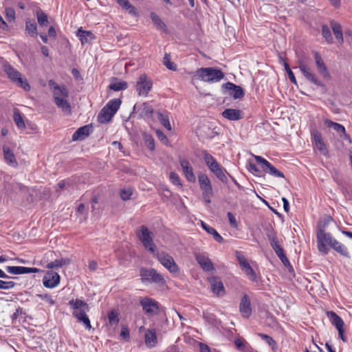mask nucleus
<instances>
[{
    "instance_id": "f257e3e1",
    "label": "nucleus",
    "mask_w": 352,
    "mask_h": 352,
    "mask_svg": "<svg viewBox=\"0 0 352 352\" xmlns=\"http://www.w3.org/2000/svg\"><path fill=\"white\" fill-rule=\"evenodd\" d=\"M333 221V219L327 216L323 221L318 223L317 228V244L320 252L327 254L329 251L328 245L330 246L333 238L330 233L326 232V226Z\"/></svg>"
},
{
    "instance_id": "f03ea898",
    "label": "nucleus",
    "mask_w": 352,
    "mask_h": 352,
    "mask_svg": "<svg viewBox=\"0 0 352 352\" xmlns=\"http://www.w3.org/2000/svg\"><path fill=\"white\" fill-rule=\"evenodd\" d=\"M69 305L72 308V315L78 322L82 323L86 329L91 328V322L87 313L89 311V305L80 299L71 300Z\"/></svg>"
},
{
    "instance_id": "7ed1b4c3",
    "label": "nucleus",
    "mask_w": 352,
    "mask_h": 352,
    "mask_svg": "<svg viewBox=\"0 0 352 352\" xmlns=\"http://www.w3.org/2000/svg\"><path fill=\"white\" fill-rule=\"evenodd\" d=\"M3 67L8 77L12 82L23 88L25 91H29L30 89V86L27 79L22 78V75L19 71L8 63H5Z\"/></svg>"
},
{
    "instance_id": "20e7f679",
    "label": "nucleus",
    "mask_w": 352,
    "mask_h": 352,
    "mask_svg": "<svg viewBox=\"0 0 352 352\" xmlns=\"http://www.w3.org/2000/svg\"><path fill=\"white\" fill-rule=\"evenodd\" d=\"M196 73L199 78L206 82H219L224 78L223 72L214 67H201Z\"/></svg>"
},
{
    "instance_id": "39448f33",
    "label": "nucleus",
    "mask_w": 352,
    "mask_h": 352,
    "mask_svg": "<svg viewBox=\"0 0 352 352\" xmlns=\"http://www.w3.org/2000/svg\"><path fill=\"white\" fill-rule=\"evenodd\" d=\"M198 182L204 199L206 204H210V199L213 196V189L210 179L206 174L199 173Z\"/></svg>"
},
{
    "instance_id": "423d86ee",
    "label": "nucleus",
    "mask_w": 352,
    "mask_h": 352,
    "mask_svg": "<svg viewBox=\"0 0 352 352\" xmlns=\"http://www.w3.org/2000/svg\"><path fill=\"white\" fill-rule=\"evenodd\" d=\"M140 276L142 282L155 283L160 285L165 283L162 275L153 268L142 267L140 271Z\"/></svg>"
},
{
    "instance_id": "0eeeda50",
    "label": "nucleus",
    "mask_w": 352,
    "mask_h": 352,
    "mask_svg": "<svg viewBox=\"0 0 352 352\" xmlns=\"http://www.w3.org/2000/svg\"><path fill=\"white\" fill-rule=\"evenodd\" d=\"M157 260L159 262L166 267L170 273L172 274H178L179 272V269L175 262L173 258L168 254L161 252H157L156 254Z\"/></svg>"
},
{
    "instance_id": "6e6552de",
    "label": "nucleus",
    "mask_w": 352,
    "mask_h": 352,
    "mask_svg": "<svg viewBox=\"0 0 352 352\" xmlns=\"http://www.w3.org/2000/svg\"><path fill=\"white\" fill-rule=\"evenodd\" d=\"M138 237L142 243L144 247L150 252L155 254V245L153 240L152 233L146 226H142L140 227V233L138 234Z\"/></svg>"
},
{
    "instance_id": "1a4fd4ad",
    "label": "nucleus",
    "mask_w": 352,
    "mask_h": 352,
    "mask_svg": "<svg viewBox=\"0 0 352 352\" xmlns=\"http://www.w3.org/2000/svg\"><path fill=\"white\" fill-rule=\"evenodd\" d=\"M298 68L308 81L318 87H324L322 82L317 78L316 74L303 62V60H298Z\"/></svg>"
},
{
    "instance_id": "9d476101",
    "label": "nucleus",
    "mask_w": 352,
    "mask_h": 352,
    "mask_svg": "<svg viewBox=\"0 0 352 352\" xmlns=\"http://www.w3.org/2000/svg\"><path fill=\"white\" fill-rule=\"evenodd\" d=\"M254 157L258 163L261 164V168L265 173H269L276 177H285V175L282 172L276 169L272 164L261 156L254 155Z\"/></svg>"
},
{
    "instance_id": "9b49d317",
    "label": "nucleus",
    "mask_w": 352,
    "mask_h": 352,
    "mask_svg": "<svg viewBox=\"0 0 352 352\" xmlns=\"http://www.w3.org/2000/svg\"><path fill=\"white\" fill-rule=\"evenodd\" d=\"M140 305L144 313L148 316H154L157 314L159 311L158 302L150 298H144L140 300Z\"/></svg>"
},
{
    "instance_id": "f8f14e48",
    "label": "nucleus",
    "mask_w": 352,
    "mask_h": 352,
    "mask_svg": "<svg viewBox=\"0 0 352 352\" xmlns=\"http://www.w3.org/2000/svg\"><path fill=\"white\" fill-rule=\"evenodd\" d=\"M152 85V82L148 79L145 74L140 75L136 85V89L138 91V94L140 96H146L151 89Z\"/></svg>"
},
{
    "instance_id": "ddd939ff",
    "label": "nucleus",
    "mask_w": 352,
    "mask_h": 352,
    "mask_svg": "<svg viewBox=\"0 0 352 352\" xmlns=\"http://www.w3.org/2000/svg\"><path fill=\"white\" fill-rule=\"evenodd\" d=\"M153 113V107L146 102H144L141 104H135L133 107V114H138L139 118H146L152 117Z\"/></svg>"
},
{
    "instance_id": "4468645a",
    "label": "nucleus",
    "mask_w": 352,
    "mask_h": 352,
    "mask_svg": "<svg viewBox=\"0 0 352 352\" xmlns=\"http://www.w3.org/2000/svg\"><path fill=\"white\" fill-rule=\"evenodd\" d=\"M222 87L228 91V95L234 99L242 98L245 95L243 88L232 82H228L224 83Z\"/></svg>"
},
{
    "instance_id": "2eb2a0df",
    "label": "nucleus",
    "mask_w": 352,
    "mask_h": 352,
    "mask_svg": "<svg viewBox=\"0 0 352 352\" xmlns=\"http://www.w3.org/2000/svg\"><path fill=\"white\" fill-rule=\"evenodd\" d=\"M211 290L213 294L217 296H223L225 294V289L221 278L218 276H211L208 278Z\"/></svg>"
},
{
    "instance_id": "dca6fc26",
    "label": "nucleus",
    "mask_w": 352,
    "mask_h": 352,
    "mask_svg": "<svg viewBox=\"0 0 352 352\" xmlns=\"http://www.w3.org/2000/svg\"><path fill=\"white\" fill-rule=\"evenodd\" d=\"M60 282V276L54 271H49L43 278V285L47 288L56 287Z\"/></svg>"
},
{
    "instance_id": "f3484780",
    "label": "nucleus",
    "mask_w": 352,
    "mask_h": 352,
    "mask_svg": "<svg viewBox=\"0 0 352 352\" xmlns=\"http://www.w3.org/2000/svg\"><path fill=\"white\" fill-rule=\"evenodd\" d=\"M314 55L316 65L319 74H320L322 78L325 79L330 78V74L320 54L318 52H314Z\"/></svg>"
},
{
    "instance_id": "a211bd4d",
    "label": "nucleus",
    "mask_w": 352,
    "mask_h": 352,
    "mask_svg": "<svg viewBox=\"0 0 352 352\" xmlns=\"http://www.w3.org/2000/svg\"><path fill=\"white\" fill-rule=\"evenodd\" d=\"M239 311L242 316L246 318H248L252 314L251 302L247 294H245L241 300Z\"/></svg>"
},
{
    "instance_id": "6ab92c4d",
    "label": "nucleus",
    "mask_w": 352,
    "mask_h": 352,
    "mask_svg": "<svg viewBox=\"0 0 352 352\" xmlns=\"http://www.w3.org/2000/svg\"><path fill=\"white\" fill-rule=\"evenodd\" d=\"M6 270L12 274H23L38 272L39 270L37 268L26 267L22 266H7Z\"/></svg>"
},
{
    "instance_id": "aec40b11",
    "label": "nucleus",
    "mask_w": 352,
    "mask_h": 352,
    "mask_svg": "<svg viewBox=\"0 0 352 352\" xmlns=\"http://www.w3.org/2000/svg\"><path fill=\"white\" fill-rule=\"evenodd\" d=\"M313 139L316 147L318 148L320 153L322 155L327 156L328 155V150L326 146V144L323 142L321 133L315 131L313 133Z\"/></svg>"
},
{
    "instance_id": "412c9836",
    "label": "nucleus",
    "mask_w": 352,
    "mask_h": 352,
    "mask_svg": "<svg viewBox=\"0 0 352 352\" xmlns=\"http://www.w3.org/2000/svg\"><path fill=\"white\" fill-rule=\"evenodd\" d=\"M180 165L187 180L190 182H195L196 177L189 162L186 160H182L180 161Z\"/></svg>"
},
{
    "instance_id": "4be33fe9",
    "label": "nucleus",
    "mask_w": 352,
    "mask_h": 352,
    "mask_svg": "<svg viewBox=\"0 0 352 352\" xmlns=\"http://www.w3.org/2000/svg\"><path fill=\"white\" fill-rule=\"evenodd\" d=\"M92 131L91 125H85L78 129L72 135L73 141L82 140L88 136Z\"/></svg>"
},
{
    "instance_id": "5701e85b",
    "label": "nucleus",
    "mask_w": 352,
    "mask_h": 352,
    "mask_svg": "<svg viewBox=\"0 0 352 352\" xmlns=\"http://www.w3.org/2000/svg\"><path fill=\"white\" fill-rule=\"evenodd\" d=\"M327 316L331 324L337 329L338 333L341 334V328L344 327V325L343 320L333 311H327Z\"/></svg>"
},
{
    "instance_id": "b1692460",
    "label": "nucleus",
    "mask_w": 352,
    "mask_h": 352,
    "mask_svg": "<svg viewBox=\"0 0 352 352\" xmlns=\"http://www.w3.org/2000/svg\"><path fill=\"white\" fill-rule=\"evenodd\" d=\"M195 257L197 263L204 271L211 272L214 270L213 264L208 257L200 254H197Z\"/></svg>"
},
{
    "instance_id": "393cba45",
    "label": "nucleus",
    "mask_w": 352,
    "mask_h": 352,
    "mask_svg": "<svg viewBox=\"0 0 352 352\" xmlns=\"http://www.w3.org/2000/svg\"><path fill=\"white\" fill-rule=\"evenodd\" d=\"M330 26H331V28L332 29L333 33L336 40L338 41V42L340 44L343 43V42H344L343 33H342V27H341V25L340 24V23L337 22L334 20H332L330 22Z\"/></svg>"
},
{
    "instance_id": "a878e982",
    "label": "nucleus",
    "mask_w": 352,
    "mask_h": 352,
    "mask_svg": "<svg viewBox=\"0 0 352 352\" xmlns=\"http://www.w3.org/2000/svg\"><path fill=\"white\" fill-rule=\"evenodd\" d=\"M242 112L239 109H226L222 112V116L229 120H239L242 118Z\"/></svg>"
},
{
    "instance_id": "bb28decb",
    "label": "nucleus",
    "mask_w": 352,
    "mask_h": 352,
    "mask_svg": "<svg viewBox=\"0 0 352 352\" xmlns=\"http://www.w3.org/2000/svg\"><path fill=\"white\" fill-rule=\"evenodd\" d=\"M68 94L69 93L65 86L55 85L53 87V96L54 101L61 98H67Z\"/></svg>"
},
{
    "instance_id": "cd10ccee",
    "label": "nucleus",
    "mask_w": 352,
    "mask_h": 352,
    "mask_svg": "<svg viewBox=\"0 0 352 352\" xmlns=\"http://www.w3.org/2000/svg\"><path fill=\"white\" fill-rule=\"evenodd\" d=\"M3 151L4 159L6 161V162L12 166H16L17 162L15 156L13 152L10 149V148L8 146L4 145L3 146Z\"/></svg>"
},
{
    "instance_id": "c85d7f7f",
    "label": "nucleus",
    "mask_w": 352,
    "mask_h": 352,
    "mask_svg": "<svg viewBox=\"0 0 352 352\" xmlns=\"http://www.w3.org/2000/svg\"><path fill=\"white\" fill-rule=\"evenodd\" d=\"M202 228L209 234H211L214 239L218 243H222L223 241V237L217 232V230L210 227L204 221H201Z\"/></svg>"
},
{
    "instance_id": "c756f323",
    "label": "nucleus",
    "mask_w": 352,
    "mask_h": 352,
    "mask_svg": "<svg viewBox=\"0 0 352 352\" xmlns=\"http://www.w3.org/2000/svg\"><path fill=\"white\" fill-rule=\"evenodd\" d=\"M145 343L148 346H154L157 343L156 331L155 329H150L145 333Z\"/></svg>"
},
{
    "instance_id": "7c9ffc66",
    "label": "nucleus",
    "mask_w": 352,
    "mask_h": 352,
    "mask_svg": "<svg viewBox=\"0 0 352 352\" xmlns=\"http://www.w3.org/2000/svg\"><path fill=\"white\" fill-rule=\"evenodd\" d=\"M114 114L104 107L98 116V120L101 124L107 123L111 121Z\"/></svg>"
},
{
    "instance_id": "2f4dec72",
    "label": "nucleus",
    "mask_w": 352,
    "mask_h": 352,
    "mask_svg": "<svg viewBox=\"0 0 352 352\" xmlns=\"http://www.w3.org/2000/svg\"><path fill=\"white\" fill-rule=\"evenodd\" d=\"M77 36L80 38L82 45L89 43L95 38V36L91 32L82 30L81 28L78 30Z\"/></svg>"
},
{
    "instance_id": "473e14b6",
    "label": "nucleus",
    "mask_w": 352,
    "mask_h": 352,
    "mask_svg": "<svg viewBox=\"0 0 352 352\" xmlns=\"http://www.w3.org/2000/svg\"><path fill=\"white\" fill-rule=\"evenodd\" d=\"M209 169L222 182L226 183L228 182L227 177L223 172V170L221 169V167L220 166L219 163H215V164L210 167Z\"/></svg>"
},
{
    "instance_id": "72a5a7b5",
    "label": "nucleus",
    "mask_w": 352,
    "mask_h": 352,
    "mask_svg": "<svg viewBox=\"0 0 352 352\" xmlns=\"http://www.w3.org/2000/svg\"><path fill=\"white\" fill-rule=\"evenodd\" d=\"M330 247L333 248L334 250H336L338 253L346 257H349V254L346 248L336 239H333L330 245Z\"/></svg>"
},
{
    "instance_id": "f704fd0d",
    "label": "nucleus",
    "mask_w": 352,
    "mask_h": 352,
    "mask_svg": "<svg viewBox=\"0 0 352 352\" xmlns=\"http://www.w3.org/2000/svg\"><path fill=\"white\" fill-rule=\"evenodd\" d=\"M150 17L153 23H154V25L157 30H162L163 32L166 31V24L155 12H151L150 14Z\"/></svg>"
},
{
    "instance_id": "c9c22d12",
    "label": "nucleus",
    "mask_w": 352,
    "mask_h": 352,
    "mask_svg": "<svg viewBox=\"0 0 352 352\" xmlns=\"http://www.w3.org/2000/svg\"><path fill=\"white\" fill-rule=\"evenodd\" d=\"M116 1L123 9L127 10L129 14L135 16L138 15L135 8L128 0H117Z\"/></svg>"
},
{
    "instance_id": "e433bc0d",
    "label": "nucleus",
    "mask_w": 352,
    "mask_h": 352,
    "mask_svg": "<svg viewBox=\"0 0 352 352\" xmlns=\"http://www.w3.org/2000/svg\"><path fill=\"white\" fill-rule=\"evenodd\" d=\"M54 102L58 108L61 109L63 112L67 114L71 113V106L68 101L66 100V98H61L58 99L54 101Z\"/></svg>"
},
{
    "instance_id": "4c0bfd02",
    "label": "nucleus",
    "mask_w": 352,
    "mask_h": 352,
    "mask_svg": "<svg viewBox=\"0 0 352 352\" xmlns=\"http://www.w3.org/2000/svg\"><path fill=\"white\" fill-rule=\"evenodd\" d=\"M324 124L327 127L333 128L336 131H337L340 134V137H342V134L344 133V131H346L344 126L329 120H326L324 121Z\"/></svg>"
},
{
    "instance_id": "58836bf2",
    "label": "nucleus",
    "mask_w": 352,
    "mask_h": 352,
    "mask_svg": "<svg viewBox=\"0 0 352 352\" xmlns=\"http://www.w3.org/2000/svg\"><path fill=\"white\" fill-rule=\"evenodd\" d=\"M121 104V100L118 98L111 100L104 107L115 114Z\"/></svg>"
},
{
    "instance_id": "ea45409f",
    "label": "nucleus",
    "mask_w": 352,
    "mask_h": 352,
    "mask_svg": "<svg viewBox=\"0 0 352 352\" xmlns=\"http://www.w3.org/2000/svg\"><path fill=\"white\" fill-rule=\"evenodd\" d=\"M322 35L329 44H332L333 43V38L328 25H322Z\"/></svg>"
},
{
    "instance_id": "a19ab883",
    "label": "nucleus",
    "mask_w": 352,
    "mask_h": 352,
    "mask_svg": "<svg viewBox=\"0 0 352 352\" xmlns=\"http://www.w3.org/2000/svg\"><path fill=\"white\" fill-rule=\"evenodd\" d=\"M109 88L115 91L124 90L127 88V82L125 81H117L111 82Z\"/></svg>"
},
{
    "instance_id": "79ce46f5",
    "label": "nucleus",
    "mask_w": 352,
    "mask_h": 352,
    "mask_svg": "<svg viewBox=\"0 0 352 352\" xmlns=\"http://www.w3.org/2000/svg\"><path fill=\"white\" fill-rule=\"evenodd\" d=\"M13 119H14V121L18 128L25 129V122L23 121V119L21 116V113H19V111L17 109H15L14 111Z\"/></svg>"
},
{
    "instance_id": "37998d69",
    "label": "nucleus",
    "mask_w": 352,
    "mask_h": 352,
    "mask_svg": "<svg viewBox=\"0 0 352 352\" xmlns=\"http://www.w3.org/2000/svg\"><path fill=\"white\" fill-rule=\"evenodd\" d=\"M158 120L160 123L168 131L171 130V126L169 122V119L166 115H164L163 113L158 112L157 113Z\"/></svg>"
},
{
    "instance_id": "c03bdc74",
    "label": "nucleus",
    "mask_w": 352,
    "mask_h": 352,
    "mask_svg": "<svg viewBox=\"0 0 352 352\" xmlns=\"http://www.w3.org/2000/svg\"><path fill=\"white\" fill-rule=\"evenodd\" d=\"M164 65L170 70L175 71L177 69V65L170 61V54L166 53L163 60Z\"/></svg>"
},
{
    "instance_id": "a18cd8bd",
    "label": "nucleus",
    "mask_w": 352,
    "mask_h": 352,
    "mask_svg": "<svg viewBox=\"0 0 352 352\" xmlns=\"http://www.w3.org/2000/svg\"><path fill=\"white\" fill-rule=\"evenodd\" d=\"M133 195V189L131 188H123L120 190V195L123 201L131 199Z\"/></svg>"
},
{
    "instance_id": "49530a36",
    "label": "nucleus",
    "mask_w": 352,
    "mask_h": 352,
    "mask_svg": "<svg viewBox=\"0 0 352 352\" xmlns=\"http://www.w3.org/2000/svg\"><path fill=\"white\" fill-rule=\"evenodd\" d=\"M25 30L32 36H37V27L35 23H31L30 21L26 22Z\"/></svg>"
},
{
    "instance_id": "de8ad7c7",
    "label": "nucleus",
    "mask_w": 352,
    "mask_h": 352,
    "mask_svg": "<svg viewBox=\"0 0 352 352\" xmlns=\"http://www.w3.org/2000/svg\"><path fill=\"white\" fill-rule=\"evenodd\" d=\"M36 17L40 25H45L48 23L47 14L41 10L37 11Z\"/></svg>"
},
{
    "instance_id": "09e8293b",
    "label": "nucleus",
    "mask_w": 352,
    "mask_h": 352,
    "mask_svg": "<svg viewBox=\"0 0 352 352\" xmlns=\"http://www.w3.org/2000/svg\"><path fill=\"white\" fill-rule=\"evenodd\" d=\"M204 160L208 168L214 166L215 163H218L217 160L207 152H205L204 154Z\"/></svg>"
},
{
    "instance_id": "8fccbe9b",
    "label": "nucleus",
    "mask_w": 352,
    "mask_h": 352,
    "mask_svg": "<svg viewBox=\"0 0 352 352\" xmlns=\"http://www.w3.org/2000/svg\"><path fill=\"white\" fill-rule=\"evenodd\" d=\"M246 344H248L247 342L241 338H238L234 340V345L236 349L238 351L245 350Z\"/></svg>"
},
{
    "instance_id": "3c124183",
    "label": "nucleus",
    "mask_w": 352,
    "mask_h": 352,
    "mask_svg": "<svg viewBox=\"0 0 352 352\" xmlns=\"http://www.w3.org/2000/svg\"><path fill=\"white\" fill-rule=\"evenodd\" d=\"M284 67H285V69L288 75V77L290 80V81L294 83V85H297V81H296V79L295 78V76L293 73V72L292 71V69H290L289 67V65H288L287 63L285 62L284 63Z\"/></svg>"
},
{
    "instance_id": "603ef678",
    "label": "nucleus",
    "mask_w": 352,
    "mask_h": 352,
    "mask_svg": "<svg viewBox=\"0 0 352 352\" xmlns=\"http://www.w3.org/2000/svg\"><path fill=\"white\" fill-rule=\"evenodd\" d=\"M108 320L110 324H117L119 322L118 314L114 311H111L108 314Z\"/></svg>"
},
{
    "instance_id": "864d4df0",
    "label": "nucleus",
    "mask_w": 352,
    "mask_h": 352,
    "mask_svg": "<svg viewBox=\"0 0 352 352\" xmlns=\"http://www.w3.org/2000/svg\"><path fill=\"white\" fill-rule=\"evenodd\" d=\"M270 245L273 250H274V252H276V255L278 256V258L282 256V255L285 254L283 249L278 244V241L274 242Z\"/></svg>"
},
{
    "instance_id": "5fc2aeb1",
    "label": "nucleus",
    "mask_w": 352,
    "mask_h": 352,
    "mask_svg": "<svg viewBox=\"0 0 352 352\" xmlns=\"http://www.w3.org/2000/svg\"><path fill=\"white\" fill-rule=\"evenodd\" d=\"M259 336L263 338L271 347L272 350H275V346L276 345V342L269 336L260 333Z\"/></svg>"
},
{
    "instance_id": "6e6d98bb",
    "label": "nucleus",
    "mask_w": 352,
    "mask_h": 352,
    "mask_svg": "<svg viewBox=\"0 0 352 352\" xmlns=\"http://www.w3.org/2000/svg\"><path fill=\"white\" fill-rule=\"evenodd\" d=\"M16 283L13 281H5L0 280V289H10L15 286Z\"/></svg>"
},
{
    "instance_id": "4d7b16f0",
    "label": "nucleus",
    "mask_w": 352,
    "mask_h": 352,
    "mask_svg": "<svg viewBox=\"0 0 352 352\" xmlns=\"http://www.w3.org/2000/svg\"><path fill=\"white\" fill-rule=\"evenodd\" d=\"M244 272L245 273V274L247 276H248L250 277V278L254 281V282H257V276H256V274L255 273V272L254 271V270L252 269V267L251 266H250L249 267H248L247 269H245L244 270Z\"/></svg>"
},
{
    "instance_id": "13d9d810",
    "label": "nucleus",
    "mask_w": 352,
    "mask_h": 352,
    "mask_svg": "<svg viewBox=\"0 0 352 352\" xmlns=\"http://www.w3.org/2000/svg\"><path fill=\"white\" fill-rule=\"evenodd\" d=\"M6 19L9 21H14L15 19V11L12 8H6L5 10Z\"/></svg>"
},
{
    "instance_id": "bf43d9fd",
    "label": "nucleus",
    "mask_w": 352,
    "mask_h": 352,
    "mask_svg": "<svg viewBox=\"0 0 352 352\" xmlns=\"http://www.w3.org/2000/svg\"><path fill=\"white\" fill-rule=\"evenodd\" d=\"M36 296L41 298V300H45L50 305H53L54 304V300L52 299V296L47 294H37Z\"/></svg>"
},
{
    "instance_id": "052dcab7",
    "label": "nucleus",
    "mask_w": 352,
    "mask_h": 352,
    "mask_svg": "<svg viewBox=\"0 0 352 352\" xmlns=\"http://www.w3.org/2000/svg\"><path fill=\"white\" fill-rule=\"evenodd\" d=\"M195 347H199V352H210V349L208 345L203 344L201 342H197L196 340H193Z\"/></svg>"
},
{
    "instance_id": "680f3d73",
    "label": "nucleus",
    "mask_w": 352,
    "mask_h": 352,
    "mask_svg": "<svg viewBox=\"0 0 352 352\" xmlns=\"http://www.w3.org/2000/svg\"><path fill=\"white\" fill-rule=\"evenodd\" d=\"M63 265V262L62 260L56 259L52 262L49 263L47 265V267L49 269L58 268V267H62Z\"/></svg>"
},
{
    "instance_id": "e2e57ef3",
    "label": "nucleus",
    "mask_w": 352,
    "mask_h": 352,
    "mask_svg": "<svg viewBox=\"0 0 352 352\" xmlns=\"http://www.w3.org/2000/svg\"><path fill=\"white\" fill-rule=\"evenodd\" d=\"M267 236L270 242V244L278 241V239L274 230L272 229L268 230L267 232Z\"/></svg>"
},
{
    "instance_id": "0e129e2a",
    "label": "nucleus",
    "mask_w": 352,
    "mask_h": 352,
    "mask_svg": "<svg viewBox=\"0 0 352 352\" xmlns=\"http://www.w3.org/2000/svg\"><path fill=\"white\" fill-rule=\"evenodd\" d=\"M170 179L174 184L179 186H182V184L180 182V179L177 173H175L174 172L170 173Z\"/></svg>"
},
{
    "instance_id": "69168bd1",
    "label": "nucleus",
    "mask_w": 352,
    "mask_h": 352,
    "mask_svg": "<svg viewBox=\"0 0 352 352\" xmlns=\"http://www.w3.org/2000/svg\"><path fill=\"white\" fill-rule=\"evenodd\" d=\"M156 135L158 138V139L164 144H166L168 143V140L167 137L160 130L156 131Z\"/></svg>"
},
{
    "instance_id": "338daca9",
    "label": "nucleus",
    "mask_w": 352,
    "mask_h": 352,
    "mask_svg": "<svg viewBox=\"0 0 352 352\" xmlns=\"http://www.w3.org/2000/svg\"><path fill=\"white\" fill-rule=\"evenodd\" d=\"M228 220H229V223H230V226L233 228H236L237 223H236V219H235L234 216L233 215V214L230 212H228Z\"/></svg>"
},
{
    "instance_id": "774afa93",
    "label": "nucleus",
    "mask_w": 352,
    "mask_h": 352,
    "mask_svg": "<svg viewBox=\"0 0 352 352\" xmlns=\"http://www.w3.org/2000/svg\"><path fill=\"white\" fill-rule=\"evenodd\" d=\"M120 336L123 339H128L129 338V331L127 327H122Z\"/></svg>"
}]
</instances>
